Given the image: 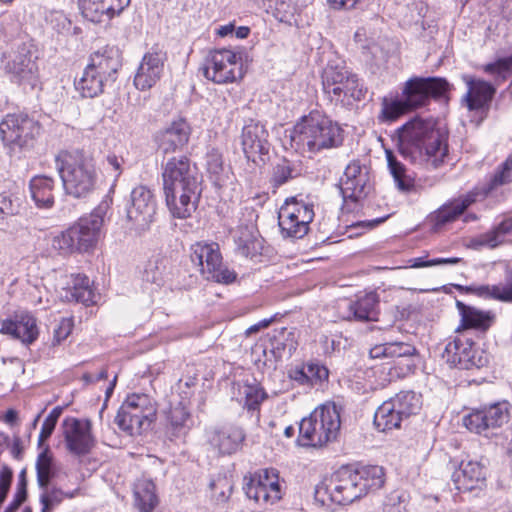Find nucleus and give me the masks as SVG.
<instances>
[{
	"instance_id": "423d86ee",
	"label": "nucleus",
	"mask_w": 512,
	"mask_h": 512,
	"mask_svg": "<svg viewBox=\"0 0 512 512\" xmlns=\"http://www.w3.org/2000/svg\"><path fill=\"white\" fill-rule=\"evenodd\" d=\"M107 201H102L89 215L81 217L74 225L52 239V248L62 255L86 252L97 242L106 214Z\"/></svg>"
},
{
	"instance_id": "6e6552de",
	"label": "nucleus",
	"mask_w": 512,
	"mask_h": 512,
	"mask_svg": "<svg viewBox=\"0 0 512 512\" xmlns=\"http://www.w3.org/2000/svg\"><path fill=\"white\" fill-rule=\"evenodd\" d=\"M323 91L333 101L350 103L365 98L367 89L345 66L328 64L322 73Z\"/></svg>"
},
{
	"instance_id": "473e14b6",
	"label": "nucleus",
	"mask_w": 512,
	"mask_h": 512,
	"mask_svg": "<svg viewBox=\"0 0 512 512\" xmlns=\"http://www.w3.org/2000/svg\"><path fill=\"white\" fill-rule=\"evenodd\" d=\"M348 311L357 321H377L379 315L378 295L375 292H369L357 296L354 301H350Z\"/></svg>"
},
{
	"instance_id": "f8f14e48",
	"label": "nucleus",
	"mask_w": 512,
	"mask_h": 512,
	"mask_svg": "<svg viewBox=\"0 0 512 512\" xmlns=\"http://www.w3.org/2000/svg\"><path fill=\"white\" fill-rule=\"evenodd\" d=\"M190 259L206 280L223 284L236 280L237 274L224 267L220 247L216 242L200 241L191 245Z\"/></svg>"
},
{
	"instance_id": "58836bf2",
	"label": "nucleus",
	"mask_w": 512,
	"mask_h": 512,
	"mask_svg": "<svg viewBox=\"0 0 512 512\" xmlns=\"http://www.w3.org/2000/svg\"><path fill=\"white\" fill-rule=\"evenodd\" d=\"M403 420L390 399L384 401L374 415L375 426L383 432L399 428Z\"/></svg>"
},
{
	"instance_id": "6e6d98bb",
	"label": "nucleus",
	"mask_w": 512,
	"mask_h": 512,
	"mask_svg": "<svg viewBox=\"0 0 512 512\" xmlns=\"http://www.w3.org/2000/svg\"><path fill=\"white\" fill-rule=\"evenodd\" d=\"M306 369H307L306 373H308V377L310 379L311 386L321 383L328 379V376H329L328 369L319 363H313V362L307 363Z\"/></svg>"
},
{
	"instance_id": "37998d69",
	"label": "nucleus",
	"mask_w": 512,
	"mask_h": 512,
	"mask_svg": "<svg viewBox=\"0 0 512 512\" xmlns=\"http://www.w3.org/2000/svg\"><path fill=\"white\" fill-rule=\"evenodd\" d=\"M301 6L298 0H274V17L288 25H298Z\"/></svg>"
},
{
	"instance_id": "69168bd1",
	"label": "nucleus",
	"mask_w": 512,
	"mask_h": 512,
	"mask_svg": "<svg viewBox=\"0 0 512 512\" xmlns=\"http://www.w3.org/2000/svg\"><path fill=\"white\" fill-rule=\"evenodd\" d=\"M13 213L11 201L3 196L0 199V221H2L6 215Z\"/></svg>"
},
{
	"instance_id": "13d9d810",
	"label": "nucleus",
	"mask_w": 512,
	"mask_h": 512,
	"mask_svg": "<svg viewBox=\"0 0 512 512\" xmlns=\"http://www.w3.org/2000/svg\"><path fill=\"white\" fill-rule=\"evenodd\" d=\"M143 280L160 285L163 280V272L157 262H149L143 272Z\"/></svg>"
},
{
	"instance_id": "79ce46f5",
	"label": "nucleus",
	"mask_w": 512,
	"mask_h": 512,
	"mask_svg": "<svg viewBox=\"0 0 512 512\" xmlns=\"http://www.w3.org/2000/svg\"><path fill=\"white\" fill-rule=\"evenodd\" d=\"M390 400L403 419L417 414L422 406L421 395L411 390L400 391Z\"/></svg>"
},
{
	"instance_id": "5701e85b",
	"label": "nucleus",
	"mask_w": 512,
	"mask_h": 512,
	"mask_svg": "<svg viewBox=\"0 0 512 512\" xmlns=\"http://www.w3.org/2000/svg\"><path fill=\"white\" fill-rule=\"evenodd\" d=\"M166 53L161 50L147 52L134 77V85L138 90L146 91L151 89L161 78L164 71Z\"/></svg>"
},
{
	"instance_id": "8fccbe9b",
	"label": "nucleus",
	"mask_w": 512,
	"mask_h": 512,
	"mask_svg": "<svg viewBox=\"0 0 512 512\" xmlns=\"http://www.w3.org/2000/svg\"><path fill=\"white\" fill-rule=\"evenodd\" d=\"M411 109L406 106L404 98L387 99L384 98L382 102L381 119L383 121H394L399 116Z\"/></svg>"
},
{
	"instance_id": "0e129e2a",
	"label": "nucleus",
	"mask_w": 512,
	"mask_h": 512,
	"mask_svg": "<svg viewBox=\"0 0 512 512\" xmlns=\"http://www.w3.org/2000/svg\"><path fill=\"white\" fill-rule=\"evenodd\" d=\"M369 355L371 358H388L387 351V342L383 344H378L372 347L369 351Z\"/></svg>"
},
{
	"instance_id": "bb28decb",
	"label": "nucleus",
	"mask_w": 512,
	"mask_h": 512,
	"mask_svg": "<svg viewBox=\"0 0 512 512\" xmlns=\"http://www.w3.org/2000/svg\"><path fill=\"white\" fill-rule=\"evenodd\" d=\"M463 80L468 88L463 101L470 111L482 109L491 102L496 93L491 83L468 75L463 76Z\"/></svg>"
},
{
	"instance_id": "603ef678",
	"label": "nucleus",
	"mask_w": 512,
	"mask_h": 512,
	"mask_svg": "<svg viewBox=\"0 0 512 512\" xmlns=\"http://www.w3.org/2000/svg\"><path fill=\"white\" fill-rule=\"evenodd\" d=\"M41 489L43 490L40 495L41 512H52L68 496L61 489L56 487L49 488V485Z\"/></svg>"
},
{
	"instance_id": "774afa93",
	"label": "nucleus",
	"mask_w": 512,
	"mask_h": 512,
	"mask_svg": "<svg viewBox=\"0 0 512 512\" xmlns=\"http://www.w3.org/2000/svg\"><path fill=\"white\" fill-rule=\"evenodd\" d=\"M207 164L208 170L212 173H218L222 169V162L218 155H211Z\"/></svg>"
},
{
	"instance_id": "e433bc0d",
	"label": "nucleus",
	"mask_w": 512,
	"mask_h": 512,
	"mask_svg": "<svg viewBox=\"0 0 512 512\" xmlns=\"http://www.w3.org/2000/svg\"><path fill=\"white\" fill-rule=\"evenodd\" d=\"M455 287L460 291L466 290L468 292H474L478 296L512 303V273L507 274L504 284L481 285L478 287L456 285Z\"/></svg>"
},
{
	"instance_id": "ddd939ff",
	"label": "nucleus",
	"mask_w": 512,
	"mask_h": 512,
	"mask_svg": "<svg viewBox=\"0 0 512 512\" xmlns=\"http://www.w3.org/2000/svg\"><path fill=\"white\" fill-rule=\"evenodd\" d=\"M510 409L508 401L482 405L463 417V425L472 433L491 438L496 435L495 430L509 422Z\"/></svg>"
},
{
	"instance_id": "5fc2aeb1",
	"label": "nucleus",
	"mask_w": 512,
	"mask_h": 512,
	"mask_svg": "<svg viewBox=\"0 0 512 512\" xmlns=\"http://www.w3.org/2000/svg\"><path fill=\"white\" fill-rule=\"evenodd\" d=\"M61 413L62 409L55 407L45 418L39 434L38 446H41L52 435Z\"/></svg>"
},
{
	"instance_id": "a18cd8bd",
	"label": "nucleus",
	"mask_w": 512,
	"mask_h": 512,
	"mask_svg": "<svg viewBox=\"0 0 512 512\" xmlns=\"http://www.w3.org/2000/svg\"><path fill=\"white\" fill-rule=\"evenodd\" d=\"M36 472H37V483L40 488H45L49 485L52 477L54 476L53 471V459L49 453L48 447L42 451L36 461Z\"/></svg>"
},
{
	"instance_id": "338daca9",
	"label": "nucleus",
	"mask_w": 512,
	"mask_h": 512,
	"mask_svg": "<svg viewBox=\"0 0 512 512\" xmlns=\"http://www.w3.org/2000/svg\"><path fill=\"white\" fill-rule=\"evenodd\" d=\"M360 0H328L334 8H354Z\"/></svg>"
},
{
	"instance_id": "a19ab883",
	"label": "nucleus",
	"mask_w": 512,
	"mask_h": 512,
	"mask_svg": "<svg viewBox=\"0 0 512 512\" xmlns=\"http://www.w3.org/2000/svg\"><path fill=\"white\" fill-rule=\"evenodd\" d=\"M386 159L390 173L397 188L405 193L416 190L413 178L406 173V167L397 160L391 150H386Z\"/></svg>"
},
{
	"instance_id": "0eeeda50",
	"label": "nucleus",
	"mask_w": 512,
	"mask_h": 512,
	"mask_svg": "<svg viewBox=\"0 0 512 512\" xmlns=\"http://www.w3.org/2000/svg\"><path fill=\"white\" fill-rule=\"evenodd\" d=\"M341 426L340 411L332 404H324L299 424L297 442L304 447H322L337 438Z\"/></svg>"
},
{
	"instance_id": "2eb2a0df",
	"label": "nucleus",
	"mask_w": 512,
	"mask_h": 512,
	"mask_svg": "<svg viewBox=\"0 0 512 512\" xmlns=\"http://www.w3.org/2000/svg\"><path fill=\"white\" fill-rule=\"evenodd\" d=\"M200 69L206 79L216 84L232 83L243 77L241 58L229 49L210 51Z\"/></svg>"
},
{
	"instance_id": "de8ad7c7",
	"label": "nucleus",
	"mask_w": 512,
	"mask_h": 512,
	"mask_svg": "<svg viewBox=\"0 0 512 512\" xmlns=\"http://www.w3.org/2000/svg\"><path fill=\"white\" fill-rule=\"evenodd\" d=\"M387 351L388 358H404L407 361L406 368L402 371L403 375L412 370L414 367L412 357L416 353L413 345L406 342H387Z\"/></svg>"
},
{
	"instance_id": "a878e982",
	"label": "nucleus",
	"mask_w": 512,
	"mask_h": 512,
	"mask_svg": "<svg viewBox=\"0 0 512 512\" xmlns=\"http://www.w3.org/2000/svg\"><path fill=\"white\" fill-rule=\"evenodd\" d=\"M121 66V56L118 50L114 48L94 52L91 54L89 64L87 65L89 69L96 72L109 84L116 81L117 73Z\"/></svg>"
},
{
	"instance_id": "20e7f679",
	"label": "nucleus",
	"mask_w": 512,
	"mask_h": 512,
	"mask_svg": "<svg viewBox=\"0 0 512 512\" xmlns=\"http://www.w3.org/2000/svg\"><path fill=\"white\" fill-rule=\"evenodd\" d=\"M55 163L68 195L86 198L96 190L99 175L91 155L80 150L62 151L56 156Z\"/></svg>"
},
{
	"instance_id": "412c9836",
	"label": "nucleus",
	"mask_w": 512,
	"mask_h": 512,
	"mask_svg": "<svg viewBox=\"0 0 512 512\" xmlns=\"http://www.w3.org/2000/svg\"><path fill=\"white\" fill-rule=\"evenodd\" d=\"M63 426L67 449L78 456L89 453L94 446L91 422L71 418L64 420Z\"/></svg>"
},
{
	"instance_id": "f3484780",
	"label": "nucleus",
	"mask_w": 512,
	"mask_h": 512,
	"mask_svg": "<svg viewBox=\"0 0 512 512\" xmlns=\"http://www.w3.org/2000/svg\"><path fill=\"white\" fill-rule=\"evenodd\" d=\"M449 83L441 77H412L402 89V97L411 110L426 106L431 98L444 96L449 90Z\"/></svg>"
},
{
	"instance_id": "393cba45",
	"label": "nucleus",
	"mask_w": 512,
	"mask_h": 512,
	"mask_svg": "<svg viewBox=\"0 0 512 512\" xmlns=\"http://www.w3.org/2000/svg\"><path fill=\"white\" fill-rule=\"evenodd\" d=\"M0 331L19 339L24 344L33 343L39 333L36 319L27 311H17L12 318L3 320Z\"/></svg>"
},
{
	"instance_id": "c03bdc74",
	"label": "nucleus",
	"mask_w": 512,
	"mask_h": 512,
	"mask_svg": "<svg viewBox=\"0 0 512 512\" xmlns=\"http://www.w3.org/2000/svg\"><path fill=\"white\" fill-rule=\"evenodd\" d=\"M512 233V217L504 218L492 230L480 236V244L495 248L504 242L505 236Z\"/></svg>"
},
{
	"instance_id": "2f4dec72",
	"label": "nucleus",
	"mask_w": 512,
	"mask_h": 512,
	"mask_svg": "<svg viewBox=\"0 0 512 512\" xmlns=\"http://www.w3.org/2000/svg\"><path fill=\"white\" fill-rule=\"evenodd\" d=\"M263 238L249 227H240L235 237L236 251L239 255L255 262L260 261L263 251Z\"/></svg>"
},
{
	"instance_id": "aec40b11",
	"label": "nucleus",
	"mask_w": 512,
	"mask_h": 512,
	"mask_svg": "<svg viewBox=\"0 0 512 512\" xmlns=\"http://www.w3.org/2000/svg\"><path fill=\"white\" fill-rule=\"evenodd\" d=\"M369 172L358 160L351 161L341 178L340 190L344 200L358 202L369 193Z\"/></svg>"
},
{
	"instance_id": "b1692460",
	"label": "nucleus",
	"mask_w": 512,
	"mask_h": 512,
	"mask_svg": "<svg viewBox=\"0 0 512 512\" xmlns=\"http://www.w3.org/2000/svg\"><path fill=\"white\" fill-rule=\"evenodd\" d=\"M131 0H79L84 18L94 23H102L120 15Z\"/></svg>"
},
{
	"instance_id": "49530a36",
	"label": "nucleus",
	"mask_w": 512,
	"mask_h": 512,
	"mask_svg": "<svg viewBox=\"0 0 512 512\" xmlns=\"http://www.w3.org/2000/svg\"><path fill=\"white\" fill-rule=\"evenodd\" d=\"M300 170L297 165L287 159L280 160L273 168L272 183L274 187H279L290 179L297 177Z\"/></svg>"
},
{
	"instance_id": "1a4fd4ad",
	"label": "nucleus",
	"mask_w": 512,
	"mask_h": 512,
	"mask_svg": "<svg viewBox=\"0 0 512 512\" xmlns=\"http://www.w3.org/2000/svg\"><path fill=\"white\" fill-rule=\"evenodd\" d=\"M1 67L13 83L31 88L37 83V56L34 55L30 43H16L10 50L4 52Z\"/></svg>"
},
{
	"instance_id": "4c0bfd02",
	"label": "nucleus",
	"mask_w": 512,
	"mask_h": 512,
	"mask_svg": "<svg viewBox=\"0 0 512 512\" xmlns=\"http://www.w3.org/2000/svg\"><path fill=\"white\" fill-rule=\"evenodd\" d=\"M107 84V81L86 66L81 77L75 81V88L82 97L94 98L103 93Z\"/></svg>"
},
{
	"instance_id": "680f3d73",
	"label": "nucleus",
	"mask_w": 512,
	"mask_h": 512,
	"mask_svg": "<svg viewBox=\"0 0 512 512\" xmlns=\"http://www.w3.org/2000/svg\"><path fill=\"white\" fill-rule=\"evenodd\" d=\"M14 495L19 496L22 499L27 498V471H26V468H23L18 475L16 492Z\"/></svg>"
},
{
	"instance_id": "4d7b16f0",
	"label": "nucleus",
	"mask_w": 512,
	"mask_h": 512,
	"mask_svg": "<svg viewBox=\"0 0 512 512\" xmlns=\"http://www.w3.org/2000/svg\"><path fill=\"white\" fill-rule=\"evenodd\" d=\"M124 160L122 157L116 156L115 154H109L106 156L104 161V167L108 171L114 180H117L122 174V166Z\"/></svg>"
},
{
	"instance_id": "9d476101",
	"label": "nucleus",
	"mask_w": 512,
	"mask_h": 512,
	"mask_svg": "<svg viewBox=\"0 0 512 512\" xmlns=\"http://www.w3.org/2000/svg\"><path fill=\"white\" fill-rule=\"evenodd\" d=\"M156 408L145 394L127 396L115 417L120 430L130 436L140 435L149 429L155 419Z\"/></svg>"
},
{
	"instance_id": "6ab92c4d",
	"label": "nucleus",
	"mask_w": 512,
	"mask_h": 512,
	"mask_svg": "<svg viewBox=\"0 0 512 512\" xmlns=\"http://www.w3.org/2000/svg\"><path fill=\"white\" fill-rule=\"evenodd\" d=\"M156 213V200L146 186L135 187L131 192V205L127 209V217L135 226L144 230L153 221Z\"/></svg>"
},
{
	"instance_id": "7c9ffc66",
	"label": "nucleus",
	"mask_w": 512,
	"mask_h": 512,
	"mask_svg": "<svg viewBox=\"0 0 512 512\" xmlns=\"http://www.w3.org/2000/svg\"><path fill=\"white\" fill-rule=\"evenodd\" d=\"M190 132V126L185 120L179 119L172 122L160 134L159 148L164 153L182 149L189 141Z\"/></svg>"
},
{
	"instance_id": "39448f33",
	"label": "nucleus",
	"mask_w": 512,
	"mask_h": 512,
	"mask_svg": "<svg viewBox=\"0 0 512 512\" xmlns=\"http://www.w3.org/2000/svg\"><path fill=\"white\" fill-rule=\"evenodd\" d=\"M297 146L317 153L342 145L341 127L319 111H312L294 126L291 136Z\"/></svg>"
},
{
	"instance_id": "c85d7f7f",
	"label": "nucleus",
	"mask_w": 512,
	"mask_h": 512,
	"mask_svg": "<svg viewBox=\"0 0 512 512\" xmlns=\"http://www.w3.org/2000/svg\"><path fill=\"white\" fill-rule=\"evenodd\" d=\"M245 434L240 427L223 426L215 429L209 436L210 444L216 448L220 454L231 455L239 450Z\"/></svg>"
},
{
	"instance_id": "4468645a",
	"label": "nucleus",
	"mask_w": 512,
	"mask_h": 512,
	"mask_svg": "<svg viewBox=\"0 0 512 512\" xmlns=\"http://www.w3.org/2000/svg\"><path fill=\"white\" fill-rule=\"evenodd\" d=\"M313 205L298 200L287 199L278 213V224L284 238L300 239L309 231V224L314 219Z\"/></svg>"
},
{
	"instance_id": "052dcab7",
	"label": "nucleus",
	"mask_w": 512,
	"mask_h": 512,
	"mask_svg": "<svg viewBox=\"0 0 512 512\" xmlns=\"http://www.w3.org/2000/svg\"><path fill=\"white\" fill-rule=\"evenodd\" d=\"M306 369V365L302 367H295L289 370V377L299 383L300 385H308L311 386L310 379L308 377V373Z\"/></svg>"
},
{
	"instance_id": "cd10ccee",
	"label": "nucleus",
	"mask_w": 512,
	"mask_h": 512,
	"mask_svg": "<svg viewBox=\"0 0 512 512\" xmlns=\"http://www.w3.org/2000/svg\"><path fill=\"white\" fill-rule=\"evenodd\" d=\"M476 193L462 195L442 205L430 216L433 229L438 230L447 223L455 221L464 211L476 201Z\"/></svg>"
},
{
	"instance_id": "c756f323",
	"label": "nucleus",
	"mask_w": 512,
	"mask_h": 512,
	"mask_svg": "<svg viewBox=\"0 0 512 512\" xmlns=\"http://www.w3.org/2000/svg\"><path fill=\"white\" fill-rule=\"evenodd\" d=\"M486 478V470L481 463L473 460L462 461L452 474V481L459 491H471Z\"/></svg>"
},
{
	"instance_id": "bf43d9fd",
	"label": "nucleus",
	"mask_w": 512,
	"mask_h": 512,
	"mask_svg": "<svg viewBox=\"0 0 512 512\" xmlns=\"http://www.w3.org/2000/svg\"><path fill=\"white\" fill-rule=\"evenodd\" d=\"M72 321L68 318H62L54 329L53 343L59 344L66 339L72 331Z\"/></svg>"
},
{
	"instance_id": "f704fd0d",
	"label": "nucleus",
	"mask_w": 512,
	"mask_h": 512,
	"mask_svg": "<svg viewBox=\"0 0 512 512\" xmlns=\"http://www.w3.org/2000/svg\"><path fill=\"white\" fill-rule=\"evenodd\" d=\"M134 503L140 512H152L158 503L152 480L140 478L133 487Z\"/></svg>"
},
{
	"instance_id": "09e8293b",
	"label": "nucleus",
	"mask_w": 512,
	"mask_h": 512,
	"mask_svg": "<svg viewBox=\"0 0 512 512\" xmlns=\"http://www.w3.org/2000/svg\"><path fill=\"white\" fill-rule=\"evenodd\" d=\"M243 395L244 406L249 411H259L261 403L267 398V393L258 383L244 385Z\"/></svg>"
},
{
	"instance_id": "4be33fe9",
	"label": "nucleus",
	"mask_w": 512,
	"mask_h": 512,
	"mask_svg": "<svg viewBox=\"0 0 512 512\" xmlns=\"http://www.w3.org/2000/svg\"><path fill=\"white\" fill-rule=\"evenodd\" d=\"M241 145L245 157L253 162L262 155L268 154V131L265 126L253 119L247 121L242 128Z\"/></svg>"
},
{
	"instance_id": "a211bd4d",
	"label": "nucleus",
	"mask_w": 512,
	"mask_h": 512,
	"mask_svg": "<svg viewBox=\"0 0 512 512\" xmlns=\"http://www.w3.org/2000/svg\"><path fill=\"white\" fill-rule=\"evenodd\" d=\"M246 496L261 505L273 504L281 499L279 474L276 469H260L243 479Z\"/></svg>"
},
{
	"instance_id": "72a5a7b5",
	"label": "nucleus",
	"mask_w": 512,
	"mask_h": 512,
	"mask_svg": "<svg viewBox=\"0 0 512 512\" xmlns=\"http://www.w3.org/2000/svg\"><path fill=\"white\" fill-rule=\"evenodd\" d=\"M61 297L66 301L80 302L85 305L96 302L94 291L90 287L89 278L81 274L72 276V285L64 289V294Z\"/></svg>"
},
{
	"instance_id": "864d4df0",
	"label": "nucleus",
	"mask_w": 512,
	"mask_h": 512,
	"mask_svg": "<svg viewBox=\"0 0 512 512\" xmlns=\"http://www.w3.org/2000/svg\"><path fill=\"white\" fill-rule=\"evenodd\" d=\"M510 182H512V156L508 157L501 167L494 173L485 192L488 194L497 187Z\"/></svg>"
},
{
	"instance_id": "c9c22d12",
	"label": "nucleus",
	"mask_w": 512,
	"mask_h": 512,
	"mask_svg": "<svg viewBox=\"0 0 512 512\" xmlns=\"http://www.w3.org/2000/svg\"><path fill=\"white\" fill-rule=\"evenodd\" d=\"M31 197L39 208H50L54 203V180L45 175L35 176L30 181Z\"/></svg>"
},
{
	"instance_id": "dca6fc26",
	"label": "nucleus",
	"mask_w": 512,
	"mask_h": 512,
	"mask_svg": "<svg viewBox=\"0 0 512 512\" xmlns=\"http://www.w3.org/2000/svg\"><path fill=\"white\" fill-rule=\"evenodd\" d=\"M442 358L450 367L463 370L479 369L488 364L485 352L465 335L450 339L442 353Z\"/></svg>"
},
{
	"instance_id": "ea45409f",
	"label": "nucleus",
	"mask_w": 512,
	"mask_h": 512,
	"mask_svg": "<svg viewBox=\"0 0 512 512\" xmlns=\"http://www.w3.org/2000/svg\"><path fill=\"white\" fill-rule=\"evenodd\" d=\"M456 306L461 315L463 328H475L486 331L490 327L492 317H490L488 313H484L473 307L467 306L461 301H457Z\"/></svg>"
},
{
	"instance_id": "9b49d317",
	"label": "nucleus",
	"mask_w": 512,
	"mask_h": 512,
	"mask_svg": "<svg viewBox=\"0 0 512 512\" xmlns=\"http://www.w3.org/2000/svg\"><path fill=\"white\" fill-rule=\"evenodd\" d=\"M39 132L38 122L26 114H8L0 122V138L11 154L32 149Z\"/></svg>"
},
{
	"instance_id": "7ed1b4c3",
	"label": "nucleus",
	"mask_w": 512,
	"mask_h": 512,
	"mask_svg": "<svg viewBox=\"0 0 512 512\" xmlns=\"http://www.w3.org/2000/svg\"><path fill=\"white\" fill-rule=\"evenodd\" d=\"M385 482L383 467L363 465L356 468L344 466L337 470L328 483L316 486V499L325 502L327 496L339 505L351 504L367 495L370 491L380 489Z\"/></svg>"
},
{
	"instance_id": "3c124183",
	"label": "nucleus",
	"mask_w": 512,
	"mask_h": 512,
	"mask_svg": "<svg viewBox=\"0 0 512 512\" xmlns=\"http://www.w3.org/2000/svg\"><path fill=\"white\" fill-rule=\"evenodd\" d=\"M459 263H464L463 259L459 257L428 259V256H423L408 259L404 268H426L442 265H456Z\"/></svg>"
},
{
	"instance_id": "f03ea898",
	"label": "nucleus",
	"mask_w": 512,
	"mask_h": 512,
	"mask_svg": "<svg viewBox=\"0 0 512 512\" xmlns=\"http://www.w3.org/2000/svg\"><path fill=\"white\" fill-rule=\"evenodd\" d=\"M166 205L174 218L186 219L195 212L201 196L202 177L187 156H173L162 163Z\"/></svg>"
},
{
	"instance_id": "f257e3e1",
	"label": "nucleus",
	"mask_w": 512,
	"mask_h": 512,
	"mask_svg": "<svg viewBox=\"0 0 512 512\" xmlns=\"http://www.w3.org/2000/svg\"><path fill=\"white\" fill-rule=\"evenodd\" d=\"M398 152L414 164L437 169L448 155L447 133L436 128L432 118L416 116L399 127Z\"/></svg>"
},
{
	"instance_id": "e2e57ef3",
	"label": "nucleus",
	"mask_w": 512,
	"mask_h": 512,
	"mask_svg": "<svg viewBox=\"0 0 512 512\" xmlns=\"http://www.w3.org/2000/svg\"><path fill=\"white\" fill-rule=\"evenodd\" d=\"M484 71L490 74H503L508 70L507 61H504L503 59H499L494 63L487 64L484 67Z\"/></svg>"
}]
</instances>
